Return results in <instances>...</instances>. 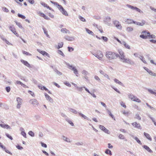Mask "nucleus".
I'll list each match as a JSON object with an SVG mask.
<instances>
[{"instance_id": "obj_17", "label": "nucleus", "mask_w": 156, "mask_h": 156, "mask_svg": "<svg viewBox=\"0 0 156 156\" xmlns=\"http://www.w3.org/2000/svg\"><path fill=\"white\" fill-rule=\"evenodd\" d=\"M110 17L109 16H107L106 18L104 20V21L106 24L109 25V22H110Z\"/></svg>"}, {"instance_id": "obj_3", "label": "nucleus", "mask_w": 156, "mask_h": 156, "mask_svg": "<svg viewBox=\"0 0 156 156\" xmlns=\"http://www.w3.org/2000/svg\"><path fill=\"white\" fill-rule=\"evenodd\" d=\"M142 34L140 35V37L142 38L143 39H145L147 38L148 35L150 34V32H147L146 30L143 31L142 32Z\"/></svg>"}, {"instance_id": "obj_36", "label": "nucleus", "mask_w": 156, "mask_h": 156, "mask_svg": "<svg viewBox=\"0 0 156 156\" xmlns=\"http://www.w3.org/2000/svg\"><path fill=\"white\" fill-rule=\"evenodd\" d=\"M62 138L65 141L67 142H70V140L67 137L63 136L62 137Z\"/></svg>"}, {"instance_id": "obj_45", "label": "nucleus", "mask_w": 156, "mask_h": 156, "mask_svg": "<svg viewBox=\"0 0 156 156\" xmlns=\"http://www.w3.org/2000/svg\"><path fill=\"white\" fill-rule=\"evenodd\" d=\"M66 120L67 121L68 123L70 124L72 126H74V124L70 120H69L68 119H66Z\"/></svg>"}, {"instance_id": "obj_8", "label": "nucleus", "mask_w": 156, "mask_h": 156, "mask_svg": "<svg viewBox=\"0 0 156 156\" xmlns=\"http://www.w3.org/2000/svg\"><path fill=\"white\" fill-rule=\"evenodd\" d=\"M113 23L117 29H122V27L118 21L115 20L113 21Z\"/></svg>"}, {"instance_id": "obj_19", "label": "nucleus", "mask_w": 156, "mask_h": 156, "mask_svg": "<svg viewBox=\"0 0 156 156\" xmlns=\"http://www.w3.org/2000/svg\"><path fill=\"white\" fill-rule=\"evenodd\" d=\"M144 135L146 137V138L149 140L150 141H151L152 138L150 136V135L147 133H146L145 132H144Z\"/></svg>"}, {"instance_id": "obj_39", "label": "nucleus", "mask_w": 156, "mask_h": 156, "mask_svg": "<svg viewBox=\"0 0 156 156\" xmlns=\"http://www.w3.org/2000/svg\"><path fill=\"white\" fill-rule=\"evenodd\" d=\"M134 118L139 120H141V118L140 117V116L138 114H136Z\"/></svg>"}, {"instance_id": "obj_23", "label": "nucleus", "mask_w": 156, "mask_h": 156, "mask_svg": "<svg viewBox=\"0 0 156 156\" xmlns=\"http://www.w3.org/2000/svg\"><path fill=\"white\" fill-rule=\"evenodd\" d=\"M119 52L120 55V56H119V55H118V57H119L120 59H121V58H122V57H125V56L124 55V53L121 50H119Z\"/></svg>"}, {"instance_id": "obj_4", "label": "nucleus", "mask_w": 156, "mask_h": 156, "mask_svg": "<svg viewBox=\"0 0 156 156\" xmlns=\"http://www.w3.org/2000/svg\"><path fill=\"white\" fill-rule=\"evenodd\" d=\"M94 55L100 60H102V58L103 56L102 52L100 51H98L97 54H95Z\"/></svg>"}, {"instance_id": "obj_32", "label": "nucleus", "mask_w": 156, "mask_h": 156, "mask_svg": "<svg viewBox=\"0 0 156 156\" xmlns=\"http://www.w3.org/2000/svg\"><path fill=\"white\" fill-rule=\"evenodd\" d=\"M86 30L87 33L89 34H90L92 35H94V34L93 32L89 29L86 28Z\"/></svg>"}, {"instance_id": "obj_56", "label": "nucleus", "mask_w": 156, "mask_h": 156, "mask_svg": "<svg viewBox=\"0 0 156 156\" xmlns=\"http://www.w3.org/2000/svg\"><path fill=\"white\" fill-rule=\"evenodd\" d=\"M5 135L6 136L11 140H12L13 139L12 137L11 136H10L9 134L6 133L5 134Z\"/></svg>"}, {"instance_id": "obj_30", "label": "nucleus", "mask_w": 156, "mask_h": 156, "mask_svg": "<svg viewBox=\"0 0 156 156\" xmlns=\"http://www.w3.org/2000/svg\"><path fill=\"white\" fill-rule=\"evenodd\" d=\"M121 44L123 45L126 48L129 49H130V47L127 44H126L125 41H122Z\"/></svg>"}, {"instance_id": "obj_37", "label": "nucleus", "mask_w": 156, "mask_h": 156, "mask_svg": "<svg viewBox=\"0 0 156 156\" xmlns=\"http://www.w3.org/2000/svg\"><path fill=\"white\" fill-rule=\"evenodd\" d=\"M119 138L120 139L124 140L127 141L126 139H125L124 136L122 134H119Z\"/></svg>"}, {"instance_id": "obj_5", "label": "nucleus", "mask_w": 156, "mask_h": 156, "mask_svg": "<svg viewBox=\"0 0 156 156\" xmlns=\"http://www.w3.org/2000/svg\"><path fill=\"white\" fill-rule=\"evenodd\" d=\"M58 8L63 14L66 16H68V15L66 11L61 5H58Z\"/></svg>"}, {"instance_id": "obj_54", "label": "nucleus", "mask_w": 156, "mask_h": 156, "mask_svg": "<svg viewBox=\"0 0 156 156\" xmlns=\"http://www.w3.org/2000/svg\"><path fill=\"white\" fill-rule=\"evenodd\" d=\"M58 53L59 54L62 55V56H63V57L65 56V55H64V54L60 50H58Z\"/></svg>"}, {"instance_id": "obj_25", "label": "nucleus", "mask_w": 156, "mask_h": 156, "mask_svg": "<svg viewBox=\"0 0 156 156\" xmlns=\"http://www.w3.org/2000/svg\"><path fill=\"white\" fill-rule=\"evenodd\" d=\"M106 111L109 114V115L114 120H115V118L114 117L113 115L112 114L111 111L109 110L108 109H106Z\"/></svg>"}, {"instance_id": "obj_40", "label": "nucleus", "mask_w": 156, "mask_h": 156, "mask_svg": "<svg viewBox=\"0 0 156 156\" xmlns=\"http://www.w3.org/2000/svg\"><path fill=\"white\" fill-rule=\"evenodd\" d=\"M63 45V43L62 42H61V43H59L58 44V46L57 47L58 49H59L60 48H62Z\"/></svg>"}, {"instance_id": "obj_53", "label": "nucleus", "mask_w": 156, "mask_h": 156, "mask_svg": "<svg viewBox=\"0 0 156 156\" xmlns=\"http://www.w3.org/2000/svg\"><path fill=\"white\" fill-rule=\"evenodd\" d=\"M50 2L52 4H54L55 5H56L57 7H58V5H60L57 2H54L51 1H50Z\"/></svg>"}, {"instance_id": "obj_10", "label": "nucleus", "mask_w": 156, "mask_h": 156, "mask_svg": "<svg viewBox=\"0 0 156 156\" xmlns=\"http://www.w3.org/2000/svg\"><path fill=\"white\" fill-rule=\"evenodd\" d=\"M29 102L32 104L34 106L36 107L38 104L37 101L35 99H31L30 100Z\"/></svg>"}, {"instance_id": "obj_28", "label": "nucleus", "mask_w": 156, "mask_h": 156, "mask_svg": "<svg viewBox=\"0 0 156 156\" xmlns=\"http://www.w3.org/2000/svg\"><path fill=\"white\" fill-rule=\"evenodd\" d=\"M1 38L2 39V40L4 42H5V43H6L8 45H12V44H11V43H10V42H9V41H8L5 38H4L3 37H2Z\"/></svg>"}, {"instance_id": "obj_2", "label": "nucleus", "mask_w": 156, "mask_h": 156, "mask_svg": "<svg viewBox=\"0 0 156 156\" xmlns=\"http://www.w3.org/2000/svg\"><path fill=\"white\" fill-rule=\"evenodd\" d=\"M64 63L66 65L69 67V68L70 69H72V70L73 71L74 73L76 75L78 74V71L75 67L73 66L72 65H70L69 63L65 61L64 62Z\"/></svg>"}, {"instance_id": "obj_33", "label": "nucleus", "mask_w": 156, "mask_h": 156, "mask_svg": "<svg viewBox=\"0 0 156 156\" xmlns=\"http://www.w3.org/2000/svg\"><path fill=\"white\" fill-rule=\"evenodd\" d=\"M38 87L41 90H44L45 91H48V89L47 88L42 85L39 86Z\"/></svg>"}, {"instance_id": "obj_51", "label": "nucleus", "mask_w": 156, "mask_h": 156, "mask_svg": "<svg viewBox=\"0 0 156 156\" xmlns=\"http://www.w3.org/2000/svg\"><path fill=\"white\" fill-rule=\"evenodd\" d=\"M148 91L151 94H154L156 96V92H154L151 89H148Z\"/></svg>"}, {"instance_id": "obj_7", "label": "nucleus", "mask_w": 156, "mask_h": 156, "mask_svg": "<svg viewBox=\"0 0 156 156\" xmlns=\"http://www.w3.org/2000/svg\"><path fill=\"white\" fill-rule=\"evenodd\" d=\"M16 101L17 102L16 108L18 109H19L21 107L22 103V99L20 98H16Z\"/></svg>"}, {"instance_id": "obj_27", "label": "nucleus", "mask_w": 156, "mask_h": 156, "mask_svg": "<svg viewBox=\"0 0 156 156\" xmlns=\"http://www.w3.org/2000/svg\"><path fill=\"white\" fill-rule=\"evenodd\" d=\"M9 29L14 34L16 32L15 28L13 26L9 27Z\"/></svg>"}, {"instance_id": "obj_48", "label": "nucleus", "mask_w": 156, "mask_h": 156, "mask_svg": "<svg viewBox=\"0 0 156 156\" xmlns=\"http://www.w3.org/2000/svg\"><path fill=\"white\" fill-rule=\"evenodd\" d=\"M149 73L152 76H156V73H154L151 70L149 72Z\"/></svg>"}, {"instance_id": "obj_11", "label": "nucleus", "mask_w": 156, "mask_h": 156, "mask_svg": "<svg viewBox=\"0 0 156 156\" xmlns=\"http://www.w3.org/2000/svg\"><path fill=\"white\" fill-rule=\"evenodd\" d=\"M121 60L123 62H126L130 64H132L131 63V60L129 59H127L125 58V57H122Z\"/></svg>"}, {"instance_id": "obj_18", "label": "nucleus", "mask_w": 156, "mask_h": 156, "mask_svg": "<svg viewBox=\"0 0 156 156\" xmlns=\"http://www.w3.org/2000/svg\"><path fill=\"white\" fill-rule=\"evenodd\" d=\"M44 95L47 100H48L50 102H52L53 101V99L52 98L46 93L44 94Z\"/></svg>"}, {"instance_id": "obj_20", "label": "nucleus", "mask_w": 156, "mask_h": 156, "mask_svg": "<svg viewBox=\"0 0 156 156\" xmlns=\"http://www.w3.org/2000/svg\"><path fill=\"white\" fill-rule=\"evenodd\" d=\"M40 16L43 17L44 19H45L46 20H49L50 19V18L48 17L47 16L45 15L42 12H40Z\"/></svg>"}, {"instance_id": "obj_47", "label": "nucleus", "mask_w": 156, "mask_h": 156, "mask_svg": "<svg viewBox=\"0 0 156 156\" xmlns=\"http://www.w3.org/2000/svg\"><path fill=\"white\" fill-rule=\"evenodd\" d=\"M78 114L79 115L81 116L82 118H83L84 119H85L87 118V117L85 115H84L82 114L80 112L78 113Z\"/></svg>"}, {"instance_id": "obj_41", "label": "nucleus", "mask_w": 156, "mask_h": 156, "mask_svg": "<svg viewBox=\"0 0 156 156\" xmlns=\"http://www.w3.org/2000/svg\"><path fill=\"white\" fill-rule=\"evenodd\" d=\"M126 30L129 32H131L133 30V28L132 27H128L126 28Z\"/></svg>"}, {"instance_id": "obj_59", "label": "nucleus", "mask_w": 156, "mask_h": 156, "mask_svg": "<svg viewBox=\"0 0 156 156\" xmlns=\"http://www.w3.org/2000/svg\"><path fill=\"white\" fill-rule=\"evenodd\" d=\"M10 87H5V90L7 92H9L10 90Z\"/></svg>"}, {"instance_id": "obj_13", "label": "nucleus", "mask_w": 156, "mask_h": 156, "mask_svg": "<svg viewBox=\"0 0 156 156\" xmlns=\"http://www.w3.org/2000/svg\"><path fill=\"white\" fill-rule=\"evenodd\" d=\"M2 123H1V127L2 128L6 129H10L11 128L7 124H5L3 122H1Z\"/></svg>"}, {"instance_id": "obj_9", "label": "nucleus", "mask_w": 156, "mask_h": 156, "mask_svg": "<svg viewBox=\"0 0 156 156\" xmlns=\"http://www.w3.org/2000/svg\"><path fill=\"white\" fill-rule=\"evenodd\" d=\"M99 128L101 130L104 132L105 133L108 134H110V132L104 126L100 125L99 126Z\"/></svg>"}, {"instance_id": "obj_38", "label": "nucleus", "mask_w": 156, "mask_h": 156, "mask_svg": "<svg viewBox=\"0 0 156 156\" xmlns=\"http://www.w3.org/2000/svg\"><path fill=\"white\" fill-rule=\"evenodd\" d=\"M41 54L43 55H46V56L48 57L49 56V54L45 51H41Z\"/></svg>"}, {"instance_id": "obj_55", "label": "nucleus", "mask_w": 156, "mask_h": 156, "mask_svg": "<svg viewBox=\"0 0 156 156\" xmlns=\"http://www.w3.org/2000/svg\"><path fill=\"white\" fill-rule=\"evenodd\" d=\"M2 9L5 12H8L9 11V10L6 7H2Z\"/></svg>"}, {"instance_id": "obj_26", "label": "nucleus", "mask_w": 156, "mask_h": 156, "mask_svg": "<svg viewBox=\"0 0 156 156\" xmlns=\"http://www.w3.org/2000/svg\"><path fill=\"white\" fill-rule=\"evenodd\" d=\"M132 137L140 145L142 144V143L138 139L137 137H134L133 135H131Z\"/></svg>"}, {"instance_id": "obj_57", "label": "nucleus", "mask_w": 156, "mask_h": 156, "mask_svg": "<svg viewBox=\"0 0 156 156\" xmlns=\"http://www.w3.org/2000/svg\"><path fill=\"white\" fill-rule=\"evenodd\" d=\"M16 84H18L21 85V86L22 85L23 83L21 81L18 80H17L16 82V83H15Z\"/></svg>"}, {"instance_id": "obj_58", "label": "nucleus", "mask_w": 156, "mask_h": 156, "mask_svg": "<svg viewBox=\"0 0 156 156\" xmlns=\"http://www.w3.org/2000/svg\"><path fill=\"white\" fill-rule=\"evenodd\" d=\"M101 38L105 41L106 42L108 40V38L104 36H102L101 37Z\"/></svg>"}, {"instance_id": "obj_43", "label": "nucleus", "mask_w": 156, "mask_h": 156, "mask_svg": "<svg viewBox=\"0 0 156 156\" xmlns=\"http://www.w3.org/2000/svg\"><path fill=\"white\" fill-rule=\"evenodd\" d=\"M17 15H18V16L20 18L22 19H24L26 18V17L24 16L23 15L21 14L20 13H18Z\"/></svg>"}, {"instance_id": "obj_12", "label": "nucleus", "mask_w": 156, "mask_h": 156, "mask_svg": "<svg viewBox=\"0 0 156 156\" xmlns=\"http://www.w3.org/2000/svg\"><path fill=\"white\" fill-rule=\"evenodd\" d=\"M64 38L70 41H72L75 40V38L74 37H70L69 36H66L64 37Z\"/></svg>"}, {"instance_id": "obj_44", "label": "nucleus", "mask_w": 156, "mask_h": 156, "mask_svg": "<svg viewBox=\"0 0 156 156\" xmlns=\"http://www.w3.org/2000/svg\"><path fill=\"white\" fill-rule=\"evenodd\" d=\"M134 98H135V99L134 100H133V101H136L138 103H140L141 101L140 100L139 98H138L136 97H133Z\"/></svg>"}, {"instance_id": "obj_21", "label": "nucleus", "mask_w": 156, "mask_h": 156, "mask_svg": "<svg viewBox=\"0 0 156 156\" xmlns=\"http://www.w3.org/2000/svg\"><path fill=\"white\" fill-rule=\"evenodd\" d=\"M1 148H2L3 150L5 151L6 153L11 155L12 154V153L11 152L6 149V148L4 146L1 144Z\"/></svg>"}, {"instance_id": "obj_63", "label": "nucleus", "mask_w": 156, "mask_h": 156, "mask_svg": "<svg viewBox=\"0 0 156 156\" xmlns=\"http://www.w3.org/2000/svg\"><path fill=\"white\" fill-rule=\"evenodd\" d=\"M41 146L42 147H44L45 148H46L47 147V145L46 144H45L44 143H43L42 142H41Z\"/></svg>"}, {"instance_id": "obj_15", "label": "nucleus", "mask_w": 156, "mask_h": 156, "mask_svg": "<svg viewBox=\"0 0 156 156\" xmlns=\"http://www.w3.org/2000/svg\"><path fill=\"white\" fill-rule=\"evenodd\" d=\"M145 21L144 20L142 21L141 23H140L139 22H136L134 21V22H133V23L134 24L140 26H143L145 24Z\"/></svg>"}, {"instance_id": "obj_31", "label": "nucleus", "mask_w": 156, "mask_h": 156, "mask_svg": "<svg viewBox=\"0 0 156 156\" xmlns=\"http://www.w3.org/2000/svg\"><path fill=\"white\" fill-rule=\"evenodd\" d=\"M114 81L115 82L119 84L122 86H123L124 85L123 84L122 82H121L120 81H119L117 79H116V78L115 79H114Z\"/></svg>"}, {"instance_id": "obj_64", "label": "nucleus", "mask_w": 156, "mask_h": 156, "mask_svg": "<svg viewBox=\"0 0 156 156\" xmlns=\"http://www.w3.org/2000/svg\"><path fill=\"white\" fill-rule=\"evenodd\" d=\"M64 84L68 87H70L71 86V84L68 82H64Z\"/></svg>"}, {"instance_id": "obj_60", "label": "nucleus", "mask_w": 156, "mask_h": 156, "mask_svg": "<svg viewBox=\"0 0 156 156\" xmlns=\"http://www.w3.org/2000/svg\"><path fill=\"white\" fill-rule=\"evenodd\" d=\"M21 134L25 138H26V134L24 131H22Z\"/></svg>"}, {"instance_id": "obj_16", "label": "nucleus", "mask_w": 156, "mask_h": 156, "mask_svg": "<svg viewBox=\"0 0 156 156\" xmlns=\"http://www.w3.org/2000/svg\"><path fill=\"white\" fill-rule=\"evenodd\" d=\"M20 61L23 64L27 67H30V65L27 61L23 59L21 60Z\"/></svg>"}, {"instance_id": "obj_14", "label": "nucleus", "mask_w": 156, "mask_h": 156, "mask_svg": "<svg viewBox=\"0 0 156 156\" xmlns=\"http://www.w3.org/2000/svg\"><path fill=\"white\" fill-rule=\"evenodd\" d=\"M132 124L135 127L138 129H141V127L140 124L139 123H137L136 122L133 123Z\"/></svg>"}, {"instance_id": "obj_29", "label": "nucleus", "mask_w": 156, "mask_h": 156, "mask_svg": "<svg viewBox=\"0 0 156 156\" xmlns=\"http://www.w3.org/2000/svg\"><path fill=\"white\" fill-rule=\"evenodd\" d=\"M125 22L127 23L130 24L133 23L134 20L130 19H128L126 20Z\"/></svg>"}, {"instance_id": "obj_42", "label": "nucleus", "mask_w": 156, "mask_h": 156, "mask_svg": "<svg viewBox=\"0 0 156 156\" xmlns=\"http://www.w3.org/2000/svg\"><path fill=\"white\" fill-rule=\"evenodd\" d=\"M105 153L107 154H109L110 155H112L111 151L108 149H107L106 150Z\"/></svg>"}, {"instance_id": "obj_6", "label": "nucleus", "mask_w": 156, "mask_h": 156, "mask_svg": "<svg viewBox=\"0 0 156 156\" xmlns=\"http://www.w3.org/2000/svg\"><path fill=\"white\" fill-rule=\"evenodd\" d=\"M126 6L132 9L135 10L136 11L140 13L143 12L141 11L140 9L137 8L136 7H134L129 4H127Z\"/></svg>"}, {"instance_id": "obj_35", "label": "nucleus", "mask_w": 156, "mask_h": 156, "mask_svg": "<svg viewBox=\"0 0 156 156\" xmlns=\"http://www.w3.org/2000/svg\"><path fill=\"white\" fill-rule=\"evenodd\" d=\"M140 60L144 63L145 64L147 63L146 61L145 60V59L143 56L142 55H140L139 58Z\"/></svg>"}, {"instance_id": "obj_24", "label": "nucleus", "mask_w": 156, "mask_h": 156, "mask_svg": "<svg viewBox=\"0 0 156 156\" xmlns=\"http://www.w3.org/2000/svg\"><path fill=\"white\" fill-rule=\"evenodd\" d=\"M144 148L148 151V152L150 153H152V151L150 149V148L147 145H144L143 146Z\"/></svg>"}, {"instance_id": "obj_61", "label": "nucleus", "mask_w": 156, "mask_h": 156, "mask_svg": "<svg viewBox=\"0 0 156 156\" xmlns=\"http://www.w3.org/2000/svg\"><path fill=\"white\" fill-rule=\"evenodd\" d=\"M147 36L148 37H150L151 38H152L154 39L155 38V36L153 34L150 35V34L149 35H148Z\"/></svg>"}, {"instance_id": "obj_22", "label": "nucleus", "mask_w": 156, "mask_h": 156, "mask_svg": "<svg viewBox=\"0 0 156 156\" xmlns=\"http://www.w3.org/2000/svg\"><path fill=\"white\" fill-rule=\"evenodd\" d=\"M69 111H70V112H71L72 113H73L74 114H77V113L78 114V113L79 112H78V111H77L75 109H74L73 108H69Z\"/></svg>"}, {"instance_id": "obj_49", "label": "nucleus", "mask_w": 156, "mask_h": 156, "mask_svg": "<svg viewBox=\"0 0 156 156\" xmlns=\"http://www.w3.org/2000/svg\"><path fill=\"white\" fill-rule=\"evenodd\" d=\"M28 134L32 137H34V133L31 131H30L28 132Z\"/></svg>"}, {"instance_id": "obj_34", "label": "nucleus", "mask_w": 156, "mask_h": 156, "mask_svg": "<svg viewBox=\"0 0 156 156\" xmlns=\"http://www.w3.org/2000/svg\"><path fill=\"white\" fill-rule=\"evenodd\" d=\"M54 71H55V73H56L57 74H58L59 75L61 76V75H62V73L61 72L59 71L58 70H57L56 69H54Z\"/></svg>"}, {"instance_id": "obj_62", "label": "nucleus", "mask_w": 156, "mask_h": 156, "mask_svg": "<svg viewBox=\"0 0 156 156\" xmlns=\"http://www.w3.org/2000/svg\"><path fill=\"white\" fill-rule=\"evenodd\" d=\"M94 78L95 79L98 81L100 82L101 81L99 77L97 76H94Z\"/></svg>"}, {"instance_id": "obj_46", "label": "nucleus", "mask_w": 156, "mask_h": 156, "mask_svg": "<svg viewBox=\"0 0 156 156\" xmlns=\"http://www.w3.org/2000/svg\"><path fill=\"white\" fill-rule=\"evenodd\" d=\"M79 19L82 21L84 22H86V20L83 17L81 16H79Z\"/></svg>"}, {"instance_id": "obj_50", "label": "nucleus", "mask_w": 156, "mask_h": 156, "mask_svg": "<svg viewBox=\"0 0 156 156\" xmlns=\"http://www.w3.org/2000/svg\"><path fill=\"white\" fill-rule=\"evenodd\" d=\"M15 22L16 23V25H17L20 28H23V27L20 23L16 21H15Z\"/></svg>"}, {"instance_id": "obj_1", "label": "nucleus", "mask_w": 156, "mask_h": 156, "mask_svg": "<svg viewBox=\"0 0 156 156\" xmlns=\"http://www.w3.org/2000/svg\"><path fill=\"white\" fill-rule=\"evenodd\" d=\"M105 55L106 57L109 59L112 60L118 57V54H115L112 52L108 51L106 52Z\"/></svg>"}, {"instance_id": "obj_52", "label": "nucleus", "mask_w": 156, "mask_h": 156, "mask_svg": "<svg viewBox=\"0 0 156 156\" xmlns=\"http://www.w3.org/2000/svg\"><path fill=\"white\" fill-rule=\"evenodd\" d=\"M134 96V95H133V94H128V98L131 99V100H133V97Z\"/></svg>"}]
</instances>
